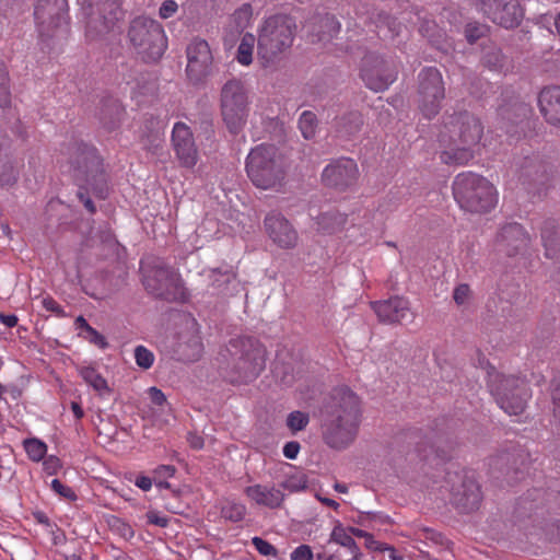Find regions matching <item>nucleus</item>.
Segmentation results:
<instances>
[{
    "mask_svg": "<svg viewBox=\"0 0 560 560\" xmlns=\"http://www.w3.org/2000/svg\"><path fill=\"white\" fill-rule=\"evenodd\" d=\"M360 399L348 387L331 390L320 409V429L324 442L331 448L350 445L358 432Z\"/></svg>",
    "mask_w": 560,
    "mask_h": 560,
    "instance_id": "obj_1",
    "label": "nucleus"
},
{
    "mask_svg": "<svg viewBox=\"0 0 560 560\" xmlns=\"http://www.w3.org/2000/svg\"><path fill=\"white\" fill-rule=\"evenodd\" d=\"M482 135L483 125L472 113L466 109L445 112L438 137L447 149L440 153V160L448 165L467 164L474 159V149Z\"/></svg>",
    "mask_w": 560,
    "mask_h": 560,
    "instance_id": "obj_2",
    "label": "nucleus"
},
{
    "mask_svg": "<svg viewBox=\"0 0 560 560\" xmlns=\"http://www.w3.org/2000/svg\"><path fill=\"white\" fill-rule=\"evenodd\" d=\"M220 375L231 384H246L256 380L266 366V349L252 336L230 339L218 357Z\"/></svg>",
    "mask_w": 560,
    "mask_h": 560,
    "instance_id": "obj_3",
    "label": "nucleus"
},
{
    "mask_svg": "<svg viewBox=\"0 0 560 560\" xmlns=\"http://www.w3.org/2000/svg\"><path fill=\"white\" fill-rule=\"evenodd\" d=\"M71 165L77 180L83 183L77 194L81 202L85 198H90L89 191H92L100 199H105L108 196L107 176L102 159L94 147L86 143L75 144L71 154Z\"/></svg>",
    "mask_w": 560,
    "mask_h": 560,
    "instance_id": "obj_4",
    "label": "nucleus"
},
{
    "mask_svg": "<svg viewBox=\"0 0 560 560\" xmlns=\"http://www.w3.org/2000/svg\"><path fill=\"white\" fill-rule=\"evenodd\" d=\"M245 170L253 185L264 190L280 188L287 175L284 159L273 144L253 148L246 158Z\"/></svg>",
    "mask_w": 560,
    "mask_h": 560,
    "instance_id": "obj_5",
    "label": "nucleus"
},
{
    "mask_svg": "<svg viewBox=\"0 0 560 560\" xmlns=\"http://www.w3.org/2000/svg\"><path fill=\"white\" fill-rule=\"evenodd\" d=\"M296 33L295 20L287 14H275L267 18L257 37V55L265 65L275 62L288 51Z\"/></svg>",
    "mask_w": 560,
    "mask_h": 560,
    "instance_id": "obj_6",
    "label": "nucleus"
},
{
    "mask_svg": "<svg viewBox=\"0 0 560 560\" xmlns=\"http://www.w3.org/2000/svg\"><path fill=\"white\" fill-rule=\"evenodd\" d=\"M453 196L460 209L470 213H487L497 203L492 184L471 172L458 174L453 182Z\"/></svg>",
    "mask_w": 560,
    "mask_h": 560,
    "instance_id": "obj_7",
    "label": "nucleus"
},
{
    "mask_svg": "<svg viewBox=\"0 0 560 560\" xmlns=\"http://www.w3.org/2000/svg\"><path fill=\"white\" fill-rule=\"evenodd\" d=\"M127 38L136 55L145 63L159 61L167 47L163 26L143 15L130 22Z\"/></svg>",
    "mask_w": 560,
    "mask_h": 560,
    "instance_id": "obj_8",
    "label": "nucleus"
},
{
    "mask_svg": "<svg viewBox=\"0 0 560 560\" xmlns=\"http://www.w3.org/2000/svg\"><path fill=\"white\" fill-rule=\"evenodd\" d=\"M142 283L155 298L175 302L186 298L185 288L177 272L160 258L141 261Z\"/></svg>",
    "mask_w": 560,
    "mask_h": 560,
    "instance_id": "obj_9",
    "label": "nucleus"
},
{
    "mask_svg": "<svg viewBox=\"0 0 560 560\" xmlns=\"http://www.w3.org/2000/svg\"><path fill=\"white\" fill-rule=\"evenodd\" d=\"M249 95L245 83L232 78L220 90V112L222 120L232 135H238L249 116Z\"/></svg>",
    "mask_w": 560,
    "mask_h": 560,
    "instance_id": "obj_10",
    "label": "nucleus"
},
{
    "mask_svg": "<svg viewBox=\"0 0 560 560\" xmlns=\"http://www.w3.org/2000/svg\"><path fill=\"white\" fill-rule=\"evenodd\" d=\"M86 20V36L97 39L124 18L119 0H80Z\"/></svg>",
    "mask_w": 560,
    "mask_h": 560,
    "instance_id": "obj_11",
    "label": "nucleus"
},
{
    "mask_svg": "<svg viewBox=\"0 0 560 560\" xmlns=\"http://www.w3.org/2000/svg\"><path fill=\"white\" fill-rule=\"evenodd\" d=\"M489 386L498 405L509 415H521L530 397L525 380L510 375L494 374L490 376Z\"/></svg>",
    "mask_w": 560,
    "mask_h": 560,
    "instance_id": "obj_12",
    "label": "nucleus"
},
{
    "mask_svg": "<svg viewBox=\"0 0 560 560\" xmlns=\"http://www.w3.org/2000/svg\"><path fill=\"white\" fill-rule=\"evenodd\" d=\"M445 98L442 73L434 67L423 68L418 74L417 104L427 119L434 118Z\"/></svg>",
    "mask_w": 560,
    "mask_h": 560,
    "instance_id": "obj_13",
    "label": "nucleus"
},
{
    "mask_svg": "<svg viewBox=\"0 0 560 560\" xmlns=\"http://www.w3.org/2000/svg\"><path fill=\"white\" fill-rule=\"evenodd\" d=\"M397 66L390 57L370 51L362 58L360 77L375 92L386 90L397 79Z\"/></svg>",
    "mask_w": 560,
    "mask_h": 560,
    "instance_id": "obj_14",
    "label": "nucleus"
},
{
    "mask_svg": "<svg viewBox=\"0 0 560 560\" xmlns=\"http://www.w3.org/2000/svg\"><path fill=\"white\" fill-rule=\"evenodd\" d=\"M516 177L528 194L540 196L549 187L551 167L538 155L525 156L517 163Z\"/></svg>",
    "mask_w": 560,
    "mask_h": 560,
    "instance_id": "obj_15",
    "label": "nucleus"
},
{
    "mask_svg": "<svg viewBox=\"0 0 560 560\" xmlns=\"http://www.w3.org/2000/svg\"><path fill=\"white\" fill-rule=\"evenodd\" d=\"M186 73L194 84L201 83L212 71L213 56L209 44L201 38L192 39L187 48Z\"/></svg>",
    "mask_w": 560,
    "mask_h": 560,
    "instance_id": "obj_16",
    "label": "nucleus"
},
{
    "mask_svg": "<svg viewBox=\"0 0 560 560\" xmlns=\"http://www.w3.org/2000/svg\"><path fill=\"white\" fill-rule=\"evenodd\" d=\"M452 483L451 503L460 513H471L479 509L482 494L478 482L467 476H456Z\"/></svg>",
    "mask_w": 560,
    "mask_h": 560,
    "instance_id": "obj_17",
    "label": "nucleus"
},
{
    "mask_svg": "<svg viewBox=\"0 0 560 560\" xmlns=\"http://www.w3.org/2000/svg\"><path fill=\"white\" fill-rule=\"evenodd\" d=\"M481 11L505 28L517 26L523 19V9L517 0H481Z\"/></svg>",
    "mask_w": 560,
    "mask_h": 560,
    "instance_id": "obj_18",
    "label": "nucleus"
},
{
    "mask_svg": "<svg viewBox=\"0 0 560 560\" xmlns=\"http://www.w3.org/2000/svg\"><path fill=\"white\" fill-rule=\"evenodd\" d=\"M264 229L272 243L280 248L291 249L294 248L298 244L299 234L296 230L280 212H269L265 217Z\"/></svg>",
    "mask_w": 560,
    "mask_h": 560,
    "instance_id": "obj_19",
    "label": "nucleus"
},
{
    "mask_svg": "<svg viewBox=\"0 0 560 560\" xmlns=\"http://www.w3.org/2000/svg\"><path fill=\"white\" fill-rule=\"evenodd\" d=\"M525 457L521 450L503 451L490 458V471L494 478H503L512 483L520 479L518 475H523Z\"/></svg>",
    "mask_w": 560,
    "mask_h": 560,
    "instance_id": "obj_20",
    "label": "nucleus"
},
{
    "mask_svg": "<svg viewBox=\"0 0 560 560\" xmlns=\"http://www.w3.org/2000/svg\"><path fill=\"white\" fill-rule=\"evenodd\" d=\"M358 176V167L351 159H340L328 164L322 174L325 186L346 190L352 186Z\"/></svg>",
    "mask_w": 560,
    "mask_h": 560,
    "instance_id": "obj_21",
    "label": "nucleus"
},
{
    "mask_svg": "<svg viewBox=\"0 0 560 560\" xmlns=\"http://www.w3.org/2000/svg\"><path fill=\"white\" fill-rule=\"evenodd\" d=\"M172 143L182 166L191 168L197 164L198 150L190 128L178 121L172 131Z\"/></svg>",
    "mask_w": 560,
    "mask_h": 560,
    "instance_id": "obj_22",
    "label": "nucleus"
},
{
    "mask_svg": "<svg viewBox=\"0 0 560 560\" xmlns=\"http://www.w3.org/2000/svg\"><path fill=\"white\" fill-rule=\"evenodd\" d=\"M530 238L524 228L518 223L503 225L495 240L499 252L509 257L523 254L529 246Z\"/></svg>",
    "mask_w": 560,
    "mask_h": 560,
    "instance_id": "obj_23",
    "label": "nucleus"
},
{
    "mask_svg": "<svg viewBox=\"0 0 560 560\" xmlns=\"http://www.w3.org/2000/svg\"><path fill=\"white\" fill-rule=\"evenodd\" d=\"M528 114L529 107L523 102L502 104L498 108V127L511 137L518 136Z\"/></svg>",
    "mask_w": 560,
    "mask_h": 560,
    "instance_id": "obj_24",
    "label": "nucleus"
},
{
    "mask_svg": "<svg viewBox=\"0 0 560 560\" xmlns=\"http://www.w3.org/2000/svg\"><path fill=\"white\" fill-rule=\"evenodd\" d=\"M372 307L380 322L385 324H400L412 318L409 302L404 298L395 296L386 301L374 302Z\"/></svg>",
    "mask_w": 560,
    "mask_h": 560,
    "instance_id": "obj_25",
    "label": "nucleus"
},
{
    "mask_svg": "<svg viewBox=\"0 0 560 560\" xmlns=\"http://www.w3.org/2000/svg\"><path fill=\"white\" fill-rule=\"evenodd\" d=\"M244 493L248 499L259 506L270 510L280 509L283 504L285 494L281 488L275 485H253L244 489Z\"/></svg>",
    "mask_w": 560,
    "mask_h": 560,
    "instance_id": "obj_26",
    "label": "nucleus"
},
{
    "mask_svg": "<svg viewBox=\"0 0 560 560\" xmlns=\"http://www.w3.org/2000/svg\"><path fill=\"white\" fill-rule=\"evenodd\" d=\"M357 15L365 18V22L374 24L378 33L384 37L394 38L400 33V23L384 11L362 5L358 8Z\"/></svg>",
    "mask_w": 560,
    "mask_h": 560,
    "instance_id": "obj_27",
    "label": "nucleus"
},
{
    "mask_svg": "<svg viewBox=\"0 0 560 560\" xmlns=\"http://www.w3.org/2000/svg\"><path fill=\"white\" fill-rule=\"evenodd\" d=\"M67 0H38L34 16L39 24L58 27L65 21Z\"/></svg>",
    "mask_w": 560,
    "mask_h": 560,
    "instance_id": "obj_28",
    "label": "nucleus"
},
{
    "mask_svg": "<svg viewBox=\"0 0 560 560\" xmlns=\"http://www.w3.org/2000/svg\"><path fill=\"white\" fill-rule=\"evenodd\" d=\"M203 351L201 338L192 331L180 334L173 349V355L182 362H195Z\"/></svg>",
    "mask_w": 560,
    "mask_h": 560,
    "instance_id": "obj_29",
    "label": "nucleus"
},
{
    "mask_svg": "<svg viewBox=\"0 0 560 560\" xmlns=\"http://www.w3.org/2000/svg\"><path fill=\"white\" fill-rule=\"evenodd\" d=\"M540 113L549 125L560 128V86H548L538 95Z\"/></svg>",
    "mask_w": 560,
    "mask_h": 560,
    "instance_id": "obj_30",
    "label": "nucleus"
},
{
    "mask_svg": "<svg viewBox=\"0 0 560 560\" xmlns=\"http://www.w3.org/2000/svg\"><path fill=\"white\" fill-rule=\"evenodd\" d=\"M312 42H329L340 31V24L331 14L316 15L308 23Z\"/></svg>",
    "mask_w": 560,
    "mask_h": 560,
    "instance_id": "obj_31",
    "label": "nucleus"
},
{
    "mask_svg": "<svg viewBox=\"0 0 560 560\" xmlns=\"http://www.w3.org/2000/svg\"><path fill=\"white\" fill-rule=\"evenodd\" d=\"M330 541L339 544L341 547L346 548L349 551V557H342L341 552L337 550L329 555L326 560H359L362 556L357 542L349 534L348 529L340 523L334 527L330 535Z\"/></svg>",
    "mask_w": 560,
    "mask_h": 560,
    "instance_id": "obj_32",
    "label": "nucleus"
},
{
    "mask_svg": "<svg viewBox=\"0 0 560 560\" xmlns=\"http://www.w3.org/2000/svg\"><path fill=\"white\" fill-rule=\"evenodd\" d=\"M124 114L125 109L117 98L105 97L102 100L98 119L106 130L116 129L120 125Z\"/></svg>",
    "mask_w": 560,
    "mask_h": 560,
    "instance_id": "obj_33",
    "label": "nucleus"
},
{
    "mask_svg": "<svg viewBox=\"0 0 560 560\" xmlns=\"http://www.w3.org/2000/svg\"><path fill=\"white\" fill-rule=\"evenodd\" d=\"M363 124L364 120L361 113L349 112L337 119L335 125L336 136L340 139L349 140L361 131Z\"/></svg>",
    "mask_w": 560,
    "mask_h": 560,
    "instance_id": "obj_34",
    "label": "nucleus"
},
{
    "mask_svg": "<svg viewBox=\"0 0 560 560\" xmlns=\"http://www.w3.org/2000/svg\"><path fill=\"white\" fill-rule=\"evenodd\" d=\"M541 241L545 247V254L548 258H557L560 255V234L557 224L547 220L541 228Z\"/></svg>",
    "mask_w": 560,
    "mask_h": 560,
    "instance_id": "obj_35",
    "label": "nucleus"
},
{
    "mask_svg": "<svg viewBox=\"0 0 560 560\" xmlns=\"http://www.w3.org/2000/svg\"><path fill=\"white\" fill-rule=\"evenodd\" d=\"M347 222V215L337 210H329L316 218L317 229L326 234L340 232Z\"/></svg>",
    "mask_w": 560,
    "mask_h": 560,
    "instance_id": "obj_36",
    "label": "nucleus"
},
{
    "mask_svg": "<svg viewBox=\"0 0 560 560\" xmlns=\"http://www.w3.org/2000/svg\"><path fill=\"white\" fill-rule=\"evenodd\" d=\"M482 65L491 71H502L506 66V57L502 50L494 46H486L481 58Z\"/></svg>",
    "mask_w": 560,
    "mask_h": 560,
    "instance_id": "obj_37",
    "label": "nucleus"
},
{
    "mask_svg": "<svg viewBox=\"0 0 560 560\" xmlns=\"http://www.w3.org/2000/svg\"><path fill=\"white\" fill-rule=\"evenodd\" d=\"M256 37L252 33H245L237 47L236 60L243 66H249L253 62V51Z\"/></svg>",
    "mask_w": 560,
    "mask_h": 560,
    "instance_id": "obj_38",
    "label": "nucleus"
},
{
    "mask_svg": "<svg viewBox=\"0 0 560 560\" xmlns=\"http://www.w3.org/2000/svg\"><path fill=\"white\" fill-rule=\"evenodd\" d=\"M83 380L91 385L100 395H104L110 392L106 380L97 373V371L93 368L86 366L80 371Z\"/></svg>",
    "mask_w": 560,
    "mask_h": 560,
    "instance_id": "obj_39",
    "label": "nucleus"
},
{
    "mask_svg": "<svg viewBox=\"0 0 560 560\" xmlns=\"http://www.w3.org/2000/svg\"><path fill=\"white\" fill-rule=\"evenodd\" d=\"M252 15L253 10L248 3L243 4L241 8L234 11L231 16V22L234 24L237 33H242L249 25Z\"/></svg>",
    "mask_w": 560,
    "mask_h": 560,
    "instance_id": "obj_40",
    "label": "nucleus"
},
{
    "mask_svg": "<svg viewBox=\"0 0 560 560\" xmlns=\"http://www.w3.org/2000/svg\"><path fill=\"white\" fill-rule=\"evenodd\" d=\"M316 127H317V118L316 115L312 112H304L302 113L300 119H299V128L305 139H312L314 138L316 133Z\"/></svg>",
    "mask_w": 560,
    "mask_h": 560,
    "instance_id": "obj_41",
    "label": "nucleus"
},
{
    "mask_svg": "<svg viewBox=\"0 0 560 560\" xmlns=\"http://www.w3.org/2000/svg\"><path fill=\"white\" fill-rule=\"evenodd\" d=\"M18 180V172L12 162L7 158H0V184L12 186Z\"/></svg>",
    "mask_w": 560,
    "mask_h": 560,
    "instance_id": "obj_42",
    "label": "nucleus"
},
{
    "mask_svg": "<svg viewBox=\"0 0 560 560\" xmlns=\"http://www.w3.org/2000/svg\"><path fill=\"white\" fill-rule=\"evenodd\" d=\"M24 448L28 457L34 462H39L43 459L47 452V445L37 439L26 440L24 442Z\"/></svg>",
    "mask_w": 560,
    "mask_h": 560,
    "instance_id": "obj_43",
    "label": "nucleus"
},
{
    "mask_svg": "<svg viewBox=\"0 0 560 560\" xmlns=\"http://www.w3.org/2000/svg\"><path fill=\"white\" fill-rule=\"evenodd\" d=\"M310 422L308 413L295 410L288 415L287 417V427L292 432H298L304 430Z\"/></svg>",
    "mask_w": 560,
    "mask_h": 560,
    "instance_id": "obj_44",
    "label": "nucleus"
},
{
    "mask_svg": "<svg viewBox=\"0 0 560 560\" xmlns=\"http://www.w3.org/2000/svg\"><path fill=\"white\" fill-rule=\"evenodd\" d=\"M234 273L231 270L221 271L219 269H212L209 273L211 285L214 290H221V288L231 282L234 279Z\"/></svg>",
    "mask_w": 560,
    "mask_h": 560,
    "instance_id": "obj_45",
    "label": "nucleus"
},
{
    "mask_svg": "<svg viewBox=\"0 0 560 560\" xmlns=\"http://www.w3.org/2000/svg\"><path fill=\"white\" fill-rule=\"evenodd\" d=\"M307 487V479L304 475H294L285 479L279 485L281 490H289L290 492H298Z\"/></svg>",
    "mask_w": 560,
    "mask_h": 560,
    "instance_id": "obj_46",
    "label": "nucleus"
},
{
    "mask_svg": "<svg viewBox=\"0 0 560 560\" xmlns=\"http://www.w3.org/2000/svg\"><path fill=\"white\" fill-rule=\"evenodd\" d=\"M135 359L140 368L148 370L154 362V354L144 346H137L135 349Z\"/></svg>",
    "mask_w": 560,
    "mask_h": 560,
    "instance_id": "obj_47",
    "label": "nucleus"
},
{
    "mask_svg": "<svg viewBox=\"0 0 560 560\" xmlns=\"http://www.w3.org/2000/svg\"><path fill=\"white\" fill-rule=\"evenodd\" d=\"M11 105V93L9 77L4 69H0V107L7 108Z\"/></svg>",
    "mask_w": 560,
    "mask_h": 560,
    "instance_id": "obj_48",
    "label": "nucleus"
},
{
    "mask_svg": "<svg viewBox=\"0 0 560 560\" xmlns=\"http://www.w3.org/2000/svg\"><path fill=\"white\" fill-rule=\"evenodd\" d=\"M81 336L101 349H105L108 347V342L106 341V338L102 334H100L96 329H94L92 326L89 329H86L84 331V334Z\"/></svg>",
    "mask_w": 560,
    "mask_h": 560,
    "instance_id": "obj_49",
    "label": "nucleus"
},
{
    "mask_svg": "<svg viewBox=\"0 0 560 560\" xmlns=\"http://www.w3.org/2000/svg\"><path fill=\"white\" fill-rule=\"evenodd\" d=\"M50 486L51 489L60 497L70 501L77 500L75 492L70 487L65 486L59 479H54Z\"/></svg>",
    "mask_w": 560,
    "mask_h": 560,
    "instance_id": "obj_50",
    "label": "nucleus"
},
{
    "mask_svg": "<svg viewBox=\"0 0 560 560\" xmlns=\"http://www.w3.org/2000/svg\"><path fill=\"white\" fill-rule=\"evenodd\" d=\"M252 544L255 546L256 550L262 556H277V549L270 542L260 537H254L252 539Z\"/></svg>",
    "mask_w": 560,
    "mask_h": 560,
    "instance_id": "obj_51",
    "label": "nucleus"
},
{
    "mask_svg": "<svg viewBox=\"0 0 560 560\" xmlns=\"http://www.w3.org/2000/svg\"><path fill=\"white\" fill-rule=\"evenodd\" d=\"M551 399L553 406V415L560 418V375L551 382Z\"/></svg>",
    "mask_w": 560,
    "mask_h": 560,
    "instance_id": "obj_52",
    "label": "nucleus"
},
{
    "mask_svg": "<svg viewBox=\"0 0 560 560\" xmlns=\"http://www.w3.org/2000/svg\"><path fill=\"white\" fill-rule=\"evenodd\" d=\"M485 34V26L469 23L465 28V36L470 44H474Z\"/></svg>",
    "mask_w": 560,
    "mask_h": 560,
    "instance_id": "obj_53",
    "label": "nucleus"
},
{
    "mask_svg": "<svg viewBox=\"0 0 560 560\" xmlns=\"http://www.w3.org/2000/svg\"><path fill=\"white\" fill-rule=\"evenodd\" d=\"M109 524L124 538H131L133 536L132 527L129 524L125 523L122 520H120L118 517H113V520Z\"/></svg>",
    "mask_w": 560,
    "mask_h": 560,
    "instance_id": "obj_54",
    "label": "nucleus"
},
{
    "mask_svg": "<svg viewBox=\"0 0 560 560\" xmlns=\"http://www.w3.org/2000/svg\"><path fill=\"white\" fill-rule=\"evenodd\" d=\"M222 512L226 518L238 522L244 517L245 509L243 505H232L224 508Z\"/></svg>",
    "mask_w": 560,
    "mask_h": 560,
    "instance_id": "obj_55",
    "label": "nucleus"
},
{
    "mask_svg": "<svg viewBox=\"0 0 560 560\" xmlns=\"http://www.w3.org/2000/svg\"><path fill=\"white\" fill-rule=\"evenodd\" d=\"M313 551L308 545H301L291 552V560H312Z\"/></svg>",
    "mask_w": 560,
    "mask_h": 560,
    "instance_id": "obj_56",
    "label": "nucleus"
},
{
    "mask_svg": "<svg viewBox=\"0 0 560 560\" xmlns=\"http://www.w3.org/2000/svg\"><path fill=\"white\" fill-rule=\"evenodd\" d=\"M178 9V5L173 0H165L160 7L159 14L162 19H168L173 16Z\"/></svg>",
    "mask_w": 560,
    "mask_h": 560,
    "instance_id": "obj_57",
    "label": "nucleus"
},
{
    "mask_svg": "<svg viewBox=\"0 0 560 560\" xmlns=\"http://www.w3.org/2000/svg\"><path fill=\"white\" fill-rule=\"evenodd\" d=\"M470 289L468 284H459L454 289L453 299L458 304L462 305L468 299Z\"/></svg>",
    "mask_w": 560,
    "mask_h": 560,
    "instance_id": "obj_58",
    "label": "nucleus"
},
{
    "mask_svg": "<svg viewBox=\"0 0 560 560\" xmlns=\"http://www.w3.org/2000/svg\"><path fill=\"white\" fill-rule=\"evenodd\" d=\"M42 304L48 312H52L60 317L66 316L63 308L52 298H44Z\"/></svg>",
    "mask_w": 560,
    "mask_h": 560,
    "instance_id": "obj_59",
    "label": "nucleus"
},
{
    "mask_svg": "<svg viewBox=\"0 0 560 560\" xmlns=\"http://www.w3.org/2000/svg\"><path fill=\"white\" fill-rule=\"evenodd\" d=\"M43 467L48 475H55L61 467V462L58 457L51 455L45 458Z\"/></svg>",
    "mask_w": 560,
    "mask_h": 560,
    "instance_id": "obj_60",
    "label": "nucleus"
},
{
    "mask_svg": "<svg viewBox=\"0 0 560 560\" xmlns=\"http://www.w3.org/2000/svg\"><path fill=\"white\" fill-rule=\"evenodd\" d=\"M176 472V468L172 465H161L154 469V479H163L173 477Z\"/></svg>",
    "mask_w": 560,
    "mask_h": 560,
    "instance_id": "obj_61",
    "label": "nucleus"
},
{
    "mask_svg": "<svg viewBox=\"0 0 560 560\" xmlns=\"http://www.w3.org/2000/svg\"><path fill=\"white\" fill-rule=\"evenodd\" d=\"M300 443L296 442V441H290L288 443H285V445L283 446V455L289 458V459H294L296 458L299 452H300Z\"/></svg>",
    "mask_w": 560,
    "mask_h": 560,
    "instance_id": "obj_62",
    "label": "nucleus"
},
{
    "mask_svg": "<svg viewBox=\"0 0 560 560\" xmlns=\"http://www.w3.org/2000/svg\"><path fill=\"white\" fill-rule=\"evenodd\" d=\"M149 396L151 401L156 406H163L166 402V397L164 393L159 389L158 387H150L149 388Z\"/></svg>",
    "mask_w": 560,
    "mask_h": 560,
    "instance_id": "obj_63",
    "label": "nucleus"
},
{
    "mask_svg": "<svg viewBox=\"0 0 560 560\" xmlns=\"http://www.w3.org/2000/svg\"><path fill=\"white\" fill-rule=\"evenodd\" d=\"M147 518L150 524L156 525L159 527H166L168 525V518L165 516L159 515L154 511H149L147 513Z\"/></svg>",
    "mask_w": 560,
    "mask_h": 560,
    "instance_id": "obj_64",
    "label": "nucleus"
}]
</instances>
